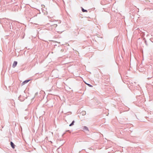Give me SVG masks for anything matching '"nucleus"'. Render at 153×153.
Here are the masks:
<instances>
[{
    "label": "nucleus",
    "mask_w": 153,
    "mask_h": 153,
    "mask_svg": "<svg viewBox=\"0 0 153 153\" xmlns=\"http://www.w3.org/2000/svg\"><path fill=\"white\" fill-rule=\"evenodd\" d=\"M1 22H3L2 26H4L7 28H10L11 29V25L13 27L12 21L9 19H2Z\"/></svg>",
    "instance_id": "obj_1"
},
{
    "label": "nucleus",
    "mask_w": 153,
    "mask_h": 153,
    "mask_svg": "<svg viewBox=\"0 0 153 153\" xmlns=\"http://www.w3.org/2000/svg\"><path fill=\"white\" fill-rule=\"evenodd\" d=\"M57 26V25L56 24H54L52 25H51L49 27V30H52L54 29Z\"/></svg>",
    "instance_id": "obj_2"
},
{
    "label": "nucleus",
    "mask_w": 153,
    "mask_h": 153,
    "mask_svg": "<svg viewBox=\"0 0 153 153\" xmlns=\"http://www.w3.org/2000/svg\"><path fill=\"white\" fill-rule=\"evenodd\" d=\"M17 62L16 61H14L12 65V67L15 68L17 65Z\"/></svg>",
    "instance_id": "obj_3"
},
{
    "label": "nucleus",
    "mask_w": 153,
    "mask_h": 153,
    "mask_svg": "<svg viewBox=\"0 0 153 153\" xmlns=\"http://www.w3.org/2000/svg\"><path fill=\"white\" fill-rule=\"evenodd\" d=\"M10 144L11 147L12 148L14 149L15 148V145L14 144V143L12 141H11L10 142Z\"/></svg>",
    "instance_id": "obj_4"
},
{
    "label": "nucleus",
    "mask_w": 153,
    "mask_h": 153,
    "mask_svg": "<svg viewBox=\"0 0 153 153\" xmlns=\"http://www.w3.org/2000/svg\"><path fill=\"white\" fill-rule=\"evenodd\" d=\"M30 80H29V79L26 80L24 81H23L22 83V85H24L27 83L28 82H29V81Z\"/></svg>",
    "instance_id": "obj_5"
},
{
    "label": "nucleus",
    "mask_w": 153,
    "mask_h": 153,
    "mask_svg": "<svg viewBox=\"0 0 153 153\" xmlns=\"http://www.w3.org/2000/svg\"><path fill=\"white\" fill-rule=\"evenodd\" d=\"M18 99L21 101H23L25 100V99L24 98H22V96L21 95H20L18 97Z\"/></svg>",
    "instance_id": "obj_6"
},
{
    "label": "nucleus",
    "mask_w": 153,
    "mask_h": 153,
    "mask_svg": "<svg viewBox=\"0 0 153 153\" xmlns=\"http://www.w3.org/2000/svg\"><path fill=\"white\" fill-rule=\"evenodd\" d=\"M83 130L84 131H89L88 128L86 126H84L83 128Z\"/></svg>",
    "instance_id": "obj_7"
},
{
    "label": "nucleus",
    "mask_w": 153,
    "mask_h": 153,
    "mask_svg": "<svg viewBox=\"0 0 153 153\" xmlns=\"http://www.w3.org/2000/svg\"><path fill=\"white\" fill-rule=\"evenodd\" d=\"M81 8L82 11L83 12H88V11L87 10L84 9L82 7H81Z\"/></svg>",
    "instance_id": "obj_8"
},
{
    "label": "nucleus",
    "mask_w": 153,
    "mask_h": 153,
    "mask_svg": "<svg viewBox=\"0 0 153 153\" xmlns=\"http://www.w3.org/2000/svg\"><path fill=\"white\" fill-rule=\"evenodd\" d=\"M81 114L82 115H85L86 114V111H82L81 113Z\"/></svg>",
    "instance_id": "obj_9"
},
{
    "label": "nucleus",
    "mask_w": 153,
    "mask_h": 153,
    "mask_svg": "<svg viewBox=\"0 0 153 153\" xmlns=\"http://www.w3.org/2000/svg\"><path fill=\"white\" fill-rule=\"evenodd\" d=\"M75 122V121L74 120H73L72 123L69 125V126H73L74 125V123Z\"/></svg>",
    "instance_id": "obj_10"
},
{
    "label": "nucleus",
    "mask_w": 153,
    "mask_h": 153,
    "mask_svg": "<svg viewBox=\"0 0 153 153\" xmlns=\"http://www.w3.org/2000/svg\"><path fill=\"white\" fill-rule=\"evenodd\" d=\"M148 77H147V78L148 79H150L152 78L153 77V75L152 74H151V75L150 76V77H149V74H148Z\"/></svg>",
    "instance_id": "obj_11"
},
{
    "label": "nucleus",
    "mask_w": 153,
    "mask_h": 153,
    "mask_svg": "<svg viewBox=\"0 0 153 153\" xmlns=\"http://www.w3.org/2000/svg\"><path fill=\"white\" fill-rule=\"evenodd\" d=\"M86 83V84H87V85L88 86H89V87H93V86H92V85H91V84H88V83Z\"/></svg>",
    "instance_id": "obj_12"
},
{
    "label": "nucleus",
    "mask_w": 153,
    "mask_h": 153,
    "mask_svg": "<svg viewBox=\"0 0 153 153\" xmlns=\"http://www.w3.org/2000/svg\"><path fill=\"white\" fill-rule=\"evenodd\" d=\"M143 40H144V42H145V43L146 44V45H148V44H147V41L146 40V39H145V38H144L143 39Z\"/></svg>",
    "instance_id": "obj_13"
},
{
    "label": "nucleus",
    "mask_w": 153,
    "mask_h": 153,
    "mask_svg": "<svg viewBox=\"0 0 153 153\" xmlns=\"http://www.w3.org/2000/svg\"><path fill=\"white\" fill-rule=\"evenodd\" d=\"M13 22V26L14 25H15V23H16V21H12Z\"/></svg>",
    "instance_id": "obj_14"
},
{
    "label": "nucleus",
    "mask_w": 153,
    "mask_h": 153,
    "mask_svg": "<svg viewBox=\"0 0 153 153\" xmlns=\"http://www.w3.org/2000/svg\"><path fill=\"white\" fill-rule=\"evenodd\" d=\"M66 131H68L70 133H71V131L70 130H67Z\"/></svg>",
    "instance_id": "obj_15"
},
{
    "label": "nucleus",
    "mask_w": 153,
    "mask_h": 153,
    "mask_svg": "<svg viewBox=\"0 0 153 153\" xmlns=\"http://www.w3.org/2000/svg\"><path fill=\"white\" fill-rule=\"evenodd\" d=\"M9 3V1H8V2H7V3Z\"/></svg>",
    "instance_id": "obj_16"
},
{
    "label": "nucleus",
    "mask_w": 153,
    "mask_h": 153,
    "mask_svg": "<svg viewBox=\"0 0 153 153\" xmlns=\"http://www.w3.org/2000/svg\"><path fill=\"white\" fill-rule=\"evenodd\" d=\"M25 119H26V117H25Z\"/></svg>",
    "instance_id": "obj_17"
},
{
    "label": "nucleus",
    "mask_w": 153,
    "mask_h": 153,
    "mask_svg": "<svg viewBox=\"0 0 153 153\" xmlns=\"http://www.w3.org/2000/svg\"><path fill=\"white\" fill-rule=\"evenodd\" d=\"M1 7V5L0 4V7Z\"/></svg>",
    "instance_id": "obj_18"
}]
</instances>
